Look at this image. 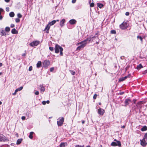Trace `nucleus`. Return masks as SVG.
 <instances>
[{"label": "nucleus", "instance_id": "nucleus-1", "mask_svg": "<svg viewBox=\"0 0 147 147\" xmlns=\"http://www.w3.org/2000/svg\"><path fill=\"white\" fill-rule=\"evenodd\" d=\"M97 38L98 39V36H97V34L96 33L95 34V35L92 36H90V37L88 38H87L86 39L83 41L80 42L77 44H76V45L77 46L79 45L78 46L77 49L76 50L79 51H80L83 48L85 47L86 44H87V40H88L89 42L91 41V40L92 41L93 40V39L94 38Z\"/></svg>", "mask_w": 147, "mask_h": 147}, {"label": "nucleus", "instance_id": "nucleus-2", "mask_svg": "<svg viewBox=\"0 0 147 147\" xmlns=\"http://www.w3.org/2000/svg\"><path fill=\"white\" fill-rule=\"evenodd\" d=\"M58 121H57L58 125V126H62L64 121V118L62 117H60L58 119Z\"/></svg>", "mask_w": 147, "mask_h": 147}, {"label": "nucleus", "instance_id": "nucleus-3", "mask_svg": "<svg viewBox=\"0 0 147 147\" xmlns=\"http://www.w3.org/2000/svg\"><path fill=\"white\" fill-rule=\"evenodd\" d=\"M61 49L63 48L61 47L57 44H56L55 48V52L56 53H59L60 51L61 50Z\"/></svg>", "mask_w": 147, "mask_h": 147}, {"label": "nucleus", "instance_id": "nucleus-4", "mask_svg": "<svg viewBox=\"0 0 147 147\" xmlns=\"http://www.w3.org/2000/svg\"><path fill=\"white\" fill-rule=\"evenodd\" d=\"M128 26L127 22H123L120 25V27L121 29L124 30L126 29Z\"/></svg>", "mask_w": 147, "mask_h": 147}, {"label": "nucleus", "instance_id": "nucleus-5", "mask_svg": "<svg viewBox=\"0 0 147 147\" xmlns=\"http://www.w3.org/2000/svg\"><path fill=\"white\" fill-rule=\"evenodd\" d=\"M40 43V41L38 40L34 41L30 44V45L32 47L36 46Z\"/></svg>", "mask_w": 147, "mask_h": 147}, {"label": "nucleus", "instance_id": "nucleus-6", "mask_svg": "<svg viewBox=\"0 0 147 147\" xmlns=\"http://www.w3.org/2000/svg\"><path fill=\"white\" fill-rule=\"evenodd\" d=\"M50 64V62L48 60H45L43 62V67L45 68H48Z\"/></svg>", "mask_w": 147, "mask_h": 147}, {"label": "nucleus", "instance_id": "nucleus-7", "mask_svg": "<svg viewBox=\"0 0 147 147\" xmlns=\"http://www.w3.org/2000/svg\"><path fill=\"white\" fill-rule=\"evenodd\" d=\"M8 140L6 137L0 134V142H5Z\"/></svg>", "mask_w": 147, "mask_h": 147}, {"label": "nucleus", "instance_id": "nucleus-8", "mask_svg": "<svg viewBox=\"0 0 147 147\" xmlns=\"http://www.w3.org/2000/svg\"><path fill=\"white\" fill-rule=\"evenodd\" d=\"M145 139L143 138L142 140H140V144L143 146H145L147 144V141L146 142Z\"/></svg>", "mask_w": 147, "mask_h": 147}, {"label": "nucleus", "instance_id": "nucleus-9", "mask_svg": "<svg viewBox=\"0 0 147 147\" xmlns=\"http://www.w3.org/2000/svg\"><path fill=\"white\" fill-rule=\"evenodd\" d=\"M111 145L112 146H121V144L120 141H117L116 142H112L111 143Z\"/></svg>", "mask_w": 147, "mask_h": 147}, {"label": "nucleus", "instance_id": "nucleus-10", "mask_svg": "<svg viewBox=\"0 0 147 147\" xmlns=\"http://www.w3.org/2000/svg\"><path fill=\"white\" fill-rule=\"evenodd\" d=\"M98 113L100 115H102L105 113V110L101 108H99L98 110Z\"/></svg>", "mask_w": 147, "mask_h": 147}, {"label": "nucleus", "instance_id": "nucleus-11", "mask_svg": "<svg viewBox=\"0 0 147 147\" xmlns=\"http://www.w3.org/2000/svg\"><path fill=\"white\" fill-rule=\"evenodd\" d=\"M50 26L49 24H48L46 26L45 29L44 30V31H46V33H49V30L50 28Z\"/></svg>", "mask_w": 147, "mask_h": 147}, {"label": "nucleus", "instance_id": "nucleus-12", "mask_svg": "<svg viewBox=\"0 0 147 147\" xmlns=\"http://www.w3.org/2000/svg\"><path fill=\"white\" fill-rule=\"evenodd\" d=\"M65 22V20L64 19H63L61 21H60V26L62 27L64 25V24Z\"/></svg>", "mask_w": 147, "mask_h": 147}, {"label": "nucleus", "instance_id": "nucleus-13", "mask_svg": "<svg viewBox=\"0 0 147 147\" xmlns=\"http://www.w3.org/2000/svg\"><path fill=\"white\" fill-rule=\"evenodd\" d=\"M69 22L70 24L72 25L75 24L76 22V21L75 19H71L69 21Z\"/></svg>", "mask_w": 147, "mask_h": 147}, {"label": "nucleus", "instance_id": "nucleus-14", "mask_svg": "<svg viewBox=\"0 0 147 147\" xmlns=\"http://www.w3.org/2000/svg\"><path fill=\"white\" fill-rule=\"evenodd\" d=\"M129 77V76H125L123 77H122L121 78L119 79V82H121L124 81L125 80L126 78H127L128 77Z\"/></svg>", "mask_w": 147, "mask_h": 147}, {"label": "nucleus", "instance_id": "nucleus-15", "mask_svg": "<svg viewBox=\"0 0 147 147\" xmlns=\"http://www.w3.org/2000/svg\"><path fill=\"white\" fill-rule=\"evenodd\" d=\"M130 102L131 100L129 99H125V106L128 105L129 104V102Z\"/></svg>", "mask_w": 147, "mask_h": 147}, {"label": "nucleus", "instance_id": "nucleus-16", "mask_svg": "<svg viewBox=\"0 0 147 147\" xmlns=\"http://www.w3.org/2000/svg\"><path fill=\"white\" fill-rule=\"evenodd\" d=\"M11 32L13 34H17L18 33V31L15 28H13Z\"/></svg>", "mask_w": 147, "mask_h": 147}, {"label": "nucleus", "instance_id": "nucleus-17", "mask_svg": "<svg viewBox=\"0 0 147 147\" xmlns=\"http://www.w3.org/2000/svg\"><path fill=\"white\" fill-rule=\"evenodd\" d=\"M56 22V21L55 20H53L52 21L49 22L48 24L50 26H52L54 24H55Z\"/></svg>", "mask_w": 147, "mask_h": 147}, {"label": "nucleus", "instance_id": "nucleus-18", "mask_svg": "<svg viewBox=\"0 0 147 147\" xmlns=\"http://www.w3.org/2000/svg\"><path fill=\"white\" fill-rule=\"evenodd\" d=\"M40 90L41 91V92H43L45 90V88L43 87V85H40Z\"/></svg>", "mask_w": 147, "mask_h": 147}, {"label": "nucleus", "instance_id": "nucleus-19", "mask_svg": "<svg viewBox=\"0 0 147 147\" xmlns=\"http://www.w3.org/2000/svg\"><path fill=\"white\" fill-rule=\"evenodd\" d=\"M67 144L66 142H63L61 143L60 146L61 147H65V146H67Z\"/></svg>", "mask_w": 147, "mask_h": 147}, {"label": "nucleus", "instance_id": "nucleus-20", "mask_svg": "<svg viewBox=\"0 0 147 147\" xmlns=\"http://www.w3.org/2000/svg\"><path fill=\"white\" fill-rule=\"evenodd\" d=\"M41 61H38L36 64V67L37 68H39L41 66Z\"/></svg>", "mask_w": 147, "mask_h": 147}, {"label": "nucleus", "instance_id": "nucleus-21", "mask_svg": "<svg viewBox=\"0 0 147 147\" xmlns=\"http://www.w3.org/2000/svg\"><path fill=\"white\" fill-rule=\"evenodd\" d=\"M22 138L18 139L17 141L16 144L17 145L20 144L22 142Z\"/></svg>", "mask_w": 147, "mask_h": 147}, {"label": "nucleus", "instance_id": "nucleus-22", "mask_svg": "<svg viewBox=\"0 0 147 147\" xmlns=\"http://www.w3.org/2000/svg\"><path fill=\"white\" fill-rule=\"evenodd\" d=\"M147 130V127L145 125L141 129V131H144Z\"/></svg>", "mask_w": 147, "mask_h": 147}, {"label": "nucleus", "instance_id": "nucleus-23", "mask_svg": "<svg viewBox=\"0 0 147 147\" xmlns=\"http://www.w3.org/2000/svg\"><path fill=\"white\" fill-rule=\"evenodd\" d=\"M1 36H4V35H6V34L5 33V32L3 30H1Z\"/></svg>", "mask_w": 147, "mask_h": 147}, {"label": "nucleus", "instance_id": "nucleus-24", "mask_svg": "<svg viewBox=\"0 0 147 147\" xmlns=\"http://www.w3.org/2000/svg\"><path fill=\"white\" fill-rule=\"evenodd\" d=\"M143 66H142L141 64H140L137 65L136 68L137 69L139 70Z\"/></svg>", "mask_w": 147, "mask_h": 147}, {"label": "nucleus", "instance_id": "nucleus-25", "mask_svg": "<svg viewBox=\"0 0 147 147\" xmlns=\"http://www.w3.org/2000/svg\"><path fill=\"white\" fill-rule=\"evenodd\" d=\"M33 134L34 132H31L30 133V135H29V137L30 139H32V138L33 135Z\"/></svg>", "mask_w": 147, "mask_h": 147}, {"label": "nucleus", "instance_id": "nucleus-26", "mask_svg": "<svg viewBox=\"0 0 147 147\" xmlns=\"http://www.w3.org/2000/svg\"><path fill=\"white\" fill-rule=\"evenodd\" d=\"M23 87L22 86H21L20 87H19V88L16 89L15 90V91L16 92H17L18 91H21V90H22V89H23Z\"/></svg>", "mask_w": 147, "mask_h": 147}, {"label": "nucleus", "instance_id": "nucleus-27", "mask_svg": "<svg viewBox=\"0 0 147 147\" xmlns=\"http://www.w3.org/2000/svg\"><path fill=\"white\" fill-rule=\"evenodd\" d=\"M9 15L10 17H13L14 16L15 14L13 12H11L10 13Z\"/></svg>", "mask_w": 147, "mask_h": 147}, {"label": "nucleus", "instance_id": "nucleus-28", "mask_svg": "<svg viewBox=\"0 0 147 147\" xmlns=\"http://www.w3.org/2000/svg\"><path fill=\"white\" fill-rule=\"evenodd\" d=\"M97 5L100 8H102L103 6V4L101 3H98Z\"/></svg>", "mask_w": 147, "mask_h": 147}, {"label": "nucleus", "instance_id": "nucleus-29", "mask_svg": "<svg viewBox=\"0 0 147 147\" xmlns=\"http://www.w3.org/2000/svg\"><path fill=\"white\" fill-rule=\"evenodd\" d=\"M5 30L6 32H8L10 30V28L9 27H7L5 28Z\"/></svg>", "mask_w": 147, "mask_h": 147}, {"label": "nucleus", "instance_id": "nucleus-30", "mask_svg": "<svg viewBox=\"0 0 147 147\" xmlns=\"http://www.w3.org/2000/svg\"><path fill=\"white\" fill-rule=\"evenodd\" d=\"M69 71L72 75H74L75 74V72L74 71L70 70Z\"/></svg>", "mask_w": 147, "mask_h": 147}, {"label": "nucleus", "instance_id": "nucleus-31", "mask_svg": "<svg viewBox=\"0 0 147 147\" xmlns=\"http://www.w3.org/2000/svg\"><path fill=\"white\" fill-rule=\"evenodd\" d=\"M17 16L19 18H21L22 17V15L20 13H18Z\"/></svg>", "mask_w": 147, "mask_h": 147}, {"label": "nucleus", "instance_id": "nucleus-32", "mask_svg": "<svg viewBox=\"0 0 147 147\" xmlns=\"http://www.w3.org/2000/svg\"><path fill=\"white\" fill-rule=\"evenodd\" d=\"M75 147H84V145L82 146L79 145H76L75 146Z\"/></svg>", "mask_w": 147, "mask_h": 147}, {"label": "nucleus", "instance_id": "nucleus-33", "mask_svg": "<svg viewBox=\"0 0 147 147\" xmlns=\"http://www.w3.org/2000/svg\"><path fill=\"white\" fill-rule=\"evenodd\" d=\"M63 50V49H61V50L60 51V55L62 56L63 55V52H62Z\"/></svg>", "mask_w": 147, "mask_h": 147}, {"label": "nucleus", "instance_id": "nucleus-34", "mask_svg": "<svg viewBox=\"0 0 147 147\" xmlns=\"http://www.w3.org/2000/svg\"><path fill=\"white\" fill-rule=\"evenodd\" d=\"M15 21L16 22L18 23L20 22V20L18 18H17L16 19Z\"/></svg>", "mask_w": 147, "mask_h": 147}, {"label": "nucleus", "instance_id": "nucleus-35", "mask_svg": "<svg viewBox=\"0 0 147 147\" xmlns=\"http://www.w3.org/2000/svg\"><path fill=\"white\" fill-rule=\"evenodd\" d=\"M137 38H139L140 39L141 42L142 41V38L141 36H138Z\"/></svg>", "mask_w": 147, "mask_h": 147}, {"label": "nucleus", "instance_id": "nucleus-36", "mask_svg": "<svg viewBox=\"0 0 147 147\" xmlns=\"http://www.w3.org/2000/svg\"><path fill=\"white\" fill-rule=\"evenodd\" d=\"M116 33V31L115 30H112L111 31V33L112 34H115Z\"/></svg>", "mask_w": 147, "mask_h": 147}, {"label": "nucleus", "instance_id": "nucleus-37", "mask_svg": "<svg viewBox=\"0 0 147 147\" xmlns=\"http://www.w3.org/2000/svg\"><path fill=\"white\" fill-rule=\"evenodd\" d=\"M94 3H90V6L91 7H93L94 6Z\"/></svg>", "mask_w": 147, "mask_h": 147}, {"label": "nucleus", "instance_id": "nucleus-38", "mask_svg": "<svg viewBox=\"0 0 147 147\" xmlns=\"http://www.w3.org/2000/svg\"><path fill=\"white\" fill-rule=\"evenodd\" d=\"M49 49L51 51H53L54 50L53 48L51 47H50L49 48Z\"/></svg>", "mask_w": 147, "mask_h": 147}, {"label": "nucleus", "instance_id": "nucleus-39", "mask_svg": "<svg viewBox=\"0 0 147 147\" xmlns=\"http://www.w3.org/2000/svg\"><path fill=\"white\" fill-rule=\"evenodd\" d=\"M32 66H31L29 67L28 70L29 71H30L32 70Z\"/></svg>", "mask_w": 147, "mask_h": 147}, {"label": "nucleus", "instance_id": "nucleus-40", "mask_svg": "<svg viewBox=\"0 0 147 147\" xmlns=\"http://www.w3.org/2000/svg\"><path fill=\"white\" fill-rule=\"evenodd\" d=\"M54 70V68L53 67H51L50 68V71L51 72L53 71Z\"/></svg>", "mask_w": 147, "mask_h": 147}, {"label": "nucleus", "instance_id": "nucleus-41", "mask_svg": "<svg viewBox=\"0 0 147 147\" xmlns=\"http://www.w3.org/2000/svg\"><path fill=\"white\" fill-rule=\"evenodd\" d=\"M3 10L1 8H0V15L1 14V12H3Z\"/></svg>", "mask_w": 147, "mask_h": 147}, {"label": "nucleus", "instance_id": "nucleus-42", "mask_svg": "<svg viewBox=\"0 0 147 147\" xmlns=\"http://www.w3.org/2000/svg\"><path fill=\"white\" fill-rule=\"evenodd\" d=\"M97 95L96 94H95L93 96V98L94 99H95L97 97Z\"/></svg>", "mask_w": 147, "mask_h": 147}, {"label": "nucleus", "instance_id": "nucleus-43", "mask_svg": "<svg viewBox=\"0 0 147 147\" xmlns=\"http://www.w3.org/2000/svg\"><path fill=\"white\" fill-rule=\"evenodd\" d=\"M6 10L7 11H9V7H6Z\"/></svg>", "mask_w": 147, "mask_h": 147}, {"label": "nucleus", "instance_id": "nucleus-44", "mask_svg": "<svg viewBox=\"0 0 147 147\" xmlns=\"http://www.w3.org/2000/svg\"><path fill=\"white\" fill-rule=\"evenodd\" d=\"M10 27L11 28H13L15 27V25L13 24H11L10 25Z\"/></svg>", "mask_w": 147, "mask_h": 147}, {"label": "nucleus", "instance_id": "nucleus-45", "mask_svg": "<svg viewBox=\"0 0 147 147\" xmlns=\"http://www.w3.org/2000/svg\"><path fill=\"white\" fill-rule=\"evenodd\" d=\"M39 94V93L38 91H37L35 93V94L36 95H38Z\"/></svg>", "mask_w": 147, "mask_h": 147}, {"label": "nucleus", "instance_id": "nucleus-46", "mask_svg": "<svg viewBox=\"0 0 147 147\" xmlns=\"http://www.w3.org/2000/svg\"><path fill=\"white\" fill-rule=\"evenodd\" d=\"M129 13L128 12H127L125 13V14L127 16H128L129 15Z\"/></svg>", "mask_w": 147, "mask_h": 147}, {"label": "nucleus", "instance_id": "nucleus-47", "mask_svg": "<svg viewBox=\"0 0 147 147\" xmlns=\"http://www.w3.org/2000/svg\"><path fill=\"white\" fill-rule=\"evenodd\" d=\"M42 103L43 105H45L46 104V101H43L42 102Z\"/></svg>", "mask_w": 147, "mask_h": 147}, {"label": "nucleus", "instance_id": "nucleus-48", "mask_svg": "<svg viewBox=\"0 0 147 147\" xmlns=\"http://www.w3.org/2000/svg\"><path fill=\"white\" fill-rule=\"evenodd\" d=\"M22 120H24L25 119V116H22Z\"/></svg>", "mask_w": 147, "mask_h": 147}, {"label": "nucleus", "instance_id": "nucleus-49", "mask_svg": "<svg viewBox=\"0 0 147 147\" xmlns=\"http://www.w3.org/2000/svg\"><path fill=\"white\" fill-rule=\"evenodd\" d=\"M76 0H72V2L73 3H74L76 2Z\"/></svg>", "mask_w": 147, "mask_h": 147}, {"label": "nucleus", "instance_id": "nucleus-50", "mask_svg": "<svg viewBox=\"0 0 147 147\" xmlns=\"http://www.w3.org/2000/svg\"><path fill=\"white\" fill-rule=\"evenodd\" d=\"M17 92H16V91L15 90L14 92L13 93V95H15L16 94Z\"/></svg>", "mask_w": 147, "mask_h": 147}, {"label": "nucleus", "instance_id": "nucleus-51", "mask_svg": "<svg viewBox=\"0 0 147 147\" xmlns=\"http://www.w3.org/2000/svg\"><path fill=\"white\" fill-rule=\"evenodd\" d=\"M10 0H5V1L6 2H7V3H8L9 2V1H10Z\"/></svg>", "mask_w": 147, "mask_h": 147}, {"label": "nucleus", "instance_id": "nucleus-52", "mask_svg": "<svg viewBox=\"0 0 147 147\" xmlns=\"http://www.w3.org/2000/svg\"><path fill=\"white\" fill-rule=\"evenodd\" d=\"M3 18V17L2 16L0 15V20H1Z\"/></svg>", "mask_w": 147, "mask_h": 147}, {"label": "nucleus", "instance_id": "nucleus-53", "mask_svg": "<svg viewBox=\"0 0 147 147\" xmlns=\"http://www.w3.org/2000/svg\"><path fill=\"white\" fill-rule=\"evenodd\" d=\"M50 102V101L49 100H48L46 101V103L47 104H49Z\"/></svg>", "mask_w": 147, "mask_h": 147}, {"label": "nucleus", "instance_id": "nucleus-54", "mask_svg": "<svg viewBox=\"0 0 147 147\" xmlns=\"http://www.w3.org/2000/svg\"><path fill=\"white\" fill-rule=\"evenodd\" d=\"M85 121H84L83 120L82 121V124H84V123Z\"/></svg>", "mask_w": 147, "mask_h": 147}, {"label": "nucleus", "instance_id": "nucleus-55", "mask_svg": "<svg viewBox=\"0 0 147 147\" xmlns=\"http://www.w3.org/2000/svg\"><path fill=\"white\" fill-rule=\"evenodd\" d=\"M2 65V63H0V67Z\"/></svg>", "mask_w": 147, "mask_h": 147}, {"label": "nucleus", "instance_id": "nucleus-56", "mask_svg": "<svg viewBox=\"0 0 147 147\" xmlns=\"http://www.w3.org/2000/svg\"><path fill=\"white\" fill-rule=\"evenodd\" d=\"M142 102H139L138 103V104H140L141 103H142Z\"/></svg>", "mask_w": 147, "mask_h": 147}, {"label": "nucleus", "instance_id": "nucleus-57", "mask_svg": "<svg viewBox=\"0 0 147 147\" xmlns=\"http://www.w3.org/2000/svg\"><path fill=\"white\" fill-rule=\"evenodd\" d=\"M98 42H96V44L98 45Z\"/></svg>", "mask_w": 147, "mask_h": 147}, {"label": "nucleus", "instance_id": "nucleus-58", "mask_svg": "<svg viewBox=\"0 0 147 147\" xmlns=\"http://www.w3.org/2000/svg\"><path fill=\"white\" fill-rule=\"evenodd\" d=\"M16 136L17 137H18V134H16Z\"/></svg>", "mask_w": 147, "mask_h": 147}, {"label": "nucleus", "instance_id": "nucleus-59", "mask_svg": "<svg viewBox=\"0 0 147 147\" xmlns=\"http://www.w3.org/2000/svg\"><path fill=\"white\" fill-rule=\"evenodd\" d=\"M26 55V54H24L22 55V56H25Z\"/></svg>", "mask_w": 147, "mask_h": 147}, {"label": "nucleus", "instance_id": "nucleus-60", "mask_svg": "<svg viewBox=\"0 0 147 147\" xmlns=\"http://www.w3.org/2000/svg\"><path fill=\"white\" fill-rule=\"evenodd\" d=\"M56 21V22H59V20H57Z\"/></svg>", "mask_w": 147, "mask_h": 147}, {"label": "nucleus", "instance_id": "nucleus-61", "mask_svg": "<svg viewBox=\"0 0 147 147\" xmlns=\"http://www.w3.org/2000/svg\"><path fill=\"white\" fill-rule=\"evenodd\" d=\"M86 147H90V146H88Z\"/></svg>", "mask_w": 147, "mask_h": 147}, {"label": "nucleus", "instance_id": "nucleus-62", "mask_svg": "<svg viewBox=\"0 0 147 147\" xmlns=\"http://www.w3.org/2000/svg\"><path fill=\"white\" fill-rule=\"evenodd\" d=\"M115 141H116V142H117V141L116 140V139H115L114 140Z\"/></svg>", "mask_w": 147, "mask_h": 147}, {"label": "nucleus", "instance_id": "nucleus-63", "mask_svg": "<svg viewBox=\"0 0 147 147\" xmlns=\"http://www.w3.org/2000/svg\"><path fill=\"white\" fill-rule=\"evenodd\" d=\"M2 73L1 72H0V75H1L2 74Z\"/></svg>", "mask_w": 147, "mask_h": 147}, {"label": "nucleus", "instance_id": "nucleus-64", "mask_svg": "<svg viewBox=\"0 0 147 147\" xmlns=\"http://www.w3.org/2000/svg\"><path fill=\"white\" fill-rule=\"evenodd\" d=\"M101 103L100 102L99 103V105H101Z\"/></svg>", "mask_w": 147, "mask_h": 147}]
</instances>
